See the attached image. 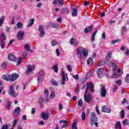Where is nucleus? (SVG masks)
Segmentation results:
<instances>
[{
	"label": "nucleus",
	"instance_id": "7ed1b4c3",
	"mask_svg": "<svg viewBox=\"0 0 129 129\" xmlns=\"http://www.w3.org/2000/svg\"><path fill=\"white\" fill-rule=\"evenodd\" d=\"M85 101L87 102V103H91V102L92 101V96L90 94H86V93H85L84 96Z\"/></svg>",
	"mask_w": 129,
	"mask_h": 129
},
{
	"label": "nucleus",
	"instance_id": "052dcab7",
	"mask_svg": "<svg viewBox=\"0 0 129 129\" xmlns=\"http://www.w3.org/2000/svg\"><path fill=\"white\" fill-rule=\"evenodd\" d=\"M61 78H66V76L65 75V72L64 71L61 72Z\"/></svg>",
	"mask_w": 129,
	"mask_h": 129
},
{
	"label": "nucleus",
	"instance_id": "e433bc0d",
	"mask_svg": "<svg viewBox=\"0 0 129 129\" xmlns=\"http://www.w3.org/2000/svg\"><path fill=\"white\" fill-rule=\"evenodd\" d=\"M65 81H66V78H61V80L60 81L61 85H64L65 84Z\"/></svg>",
	"mask_w": 129,
	"mask_h": 129
},
{
	"label": "nucleus",
	"instance_id": "c756f323",
	"mask_svg": "<svg viewBox=\"0 0 129 129\" xmlns=\"http://www.w3.org/2000/svg\"><path fill=\"white\" fill-rule=\"evenodd\" d=\"M44 75V71L41 70L40 71L38 74V77L43 78V76Z\"/></svg>",
	"mask_w": 129,
	"mask_h": 129
},
{
	"label": "nucleus",
	"instance_id": "0e129e2a",
	"mask_svg": "<svg viewBox=\"0 0 129 129\" xmlns=\"http://www.w3.org/2000/svg\"><path fill=\"white\" fill-rule=\"evenodd\" d=\"M75 92H76V93L77 92H79V86H77L76 90H75Z\"/></svg>",
	"mask_w": 129,
	"mask_h": 129
},
{
	"label": "nucleus",
	"instance_id": "c85d7f7f",
	"mask_svg": "<svg viewBox=\"0 0 129 129\" xmlns=\"http://www.w3.org/2000/svg\"><path fill=\"white\" fill-rule=\"evenodd\" d=\"M117 90V85H114L113 86V89L112 90V91L113 93H115V92H116V91Z\"/></svg>",
	"mask_w": 129,
	"mask_h": 129
},
{
	"label": "nucleus",
	"instance_id": "864d4df0",
	"mask_svg": "<svg viewBox=\"0 0 129 129\" xmlns=\"http://www.w3.org/2000/svg\"><path fill=\"white\" fill-rule=\"evenodd\" d=\"M43 81V78H40V77H38V83L39 84H41L42 83V82Z\"/></svg>",
	"mask_w": 129,
	"mask_h": 129
},
{
	"label": "nucleus",
	"instance_id": "de8ad7c7",
	"mask_svg": "<svg viewBox=\"0 0 129 129\" xmlns=\"http://www.w3.org/2000/svg\"><path fill=\"white\" fill-rule=\"evenodd\" d=\"M7 107L8 108V109H10L11 108V101H8L7 103Z\"/></svg>",
	"mask_w": 129,
	"mask_h": 129
},
{
	"label": "nucleus",
	"instance_id": "bf43d9fd",
	"mask_svg": "<svg viewBox=\"0 0 129 129\" xmlns=\"http://www.w3.org/2000/svg\"><path fill=\"white\" fill-rule=\"evenodd\" d=\"M59 123H67V121L65 120H60L59 121Z\"/></svg>",
	"mask_w": 129,
	"mask_h": 129
},
{
	"label": "nucleus",
	"instance_id": "393cba45",
	"mask_svg": "<svg viewBox=\"0 0 129 129\" xmlns=\"http://www.w3.org/2000/svg\"><path fill=\"white\" fill-rule=\"evenodd\" d=\"M57 2L59 7H63L64 6V0H57Z\"/></svg>",
	"mask_w": 129,
	"mask_h": 129
},
{
	"label": "nucleus",
	"instance_id": "1a4fd4ad",
	"mask_svg": "<svg viewBox=\"0 0 129 129\" xmlns=\"http://www.w3.org/2000/svg\"><path fill=\"white\" fill-rule=\"evenodd\" d=\"M9 95H12L13 97H16L17 96V94L15 93V90L14 89V87L12 86H10L9 91Z\"/></svg>",
	"mask_w": 129,
	"mask_h": 129
},
{
	"label": "nucleus",
	"instance_id": "9b49d317",
	"mask_svg": "<svg viewBox=\"0 0 129 129\" xmlns=\"http://www.w3.org/2000/svg\"><path fill=\"white\" fill-rule=\"evenodd\" d=\"M90 118L92 121H97V116H96V114H95V112H92L90 114Z\"/></svg>",
	"mask_w": 129,
	"mask_h": 129
},
{
	"label": "nucleus",
	"instance_id": "b1692460",
	"mask_svg": "<svg viewBox=\"0 0 129 129\" xmlns=\"http://www.w3.org/2000/svg\"><path fill=\"white\" fill-rule=\"evenodd\" d=\"M96 33H97V30H96L93 34L92 36L90 38V40L91 42H94V40L95 39V35H96Z\"/></svg>",
	"mask_w": 129,
	"mask_h": 129
},
{
	"label": "nucleus",
	"instance_id": "ddd939ff",
	"mask_svg": "<svg viewBox=\"0 0 129 129\" xmlns=\"http://www.w3.org/2000/svg\"><path fill=\"white\" fill-rule=\"evenodd\" d=\"M101 110L103 112H106V113H110L111 111V109L107 108L105 106H102Z\"/></svg>",
	"mask_w": 129,
	"mask_h": 129
},
{
	"label": "nucleus",
	"instance_id": "09e8293b",
	"mask_svg": "<svg viewBox=\"0 0 129 129\" xmlns=\"http://www.w3.org/2000/svg\"><path fill=\"white\" fill-rule=\"evenodd\" d=\"M17 28H18L19 29H21V28H22V27H23V24H22V23L21 22H19L17 23Z\"/></svg>",
	"mask_w": 129,
	"mask_h": 129
},
{
	"label": "nucleus",
	"instance_id": "6e6552de",
	"mask_svg": "<svg viewBox=\"0 0 129 129\" xmlns=\"http://www.w3.org/2000/svg\"><path fill=\"white\" fill-rule=\"evenodd\" d=\"M100 93L101 97H106V90L105 89V87L103 86L101 88Z\"/></svg>",
	"mask_w": 129,
	"mask_h": 129
},
{
	"label": "nucleus",
	"instance_id": "39448f33",
	"mask_svg": "<svg viewBox=\"0 0 129 129\" xmlns=\"http://www.w3.org/2000/svg\"><path fill=\"white\" fill-rule=\"evenodd\" d=\"M21 112V108L20 107H16L13 112V115L14 117H17Z\"/></svg>",
	"mask_w": 129,
	"mask_h": 129
},
{
	"label": "nucleus",
	"instance_id": "49530a36",
	"mask_svg": "<svg viewBox=\"0 0 129 129\" xmlns=\"http://www.w3.org/2000/svg\"><path fill=\"white\" fill-rule=\"evenodd\" d=\"M13 127H15V126H16L17 125V123H18V120L17 119H15L13 121Z\"/></svg>",
	"mask_w": 129,
	"mask_h": 129
},
{
	"label": "nucleus",
	"instance_id": "cd10ccee",
	"mask_svg": "<svg viewBox=\"0 0 129 129\" xmlns=\"http://www.w3.org/2000/svg\"><path fill=\"white\" fill-rule=\"evenodd\" d=\"M58 44V41L56 40H53L51 41V45L53 47L55 46H57Z\"/></svg>",
	"mask_w": 129,
	"mask_h": 129
},
{
	"label": "nucleus",
	"instance_id": "2eb2a0df",
	"mask_svg": "<svg viewBox=\"0 0 129 129\" xmlns=\"http://www.w3.org/2000/svg\"><path fill=\"white\" fill-rule=\"evenodd\" d=\"M48 24L50 27H52V28H54L56 29H58V28L60 27V25L59 24H54L53 23H48Z\"/></svg>",
	"mask_w": 129,
	"mask_h": 129
},
{
	"label": "nucleus",
	"instance_id": "58836bf2",
	"mask_svg": "<svg viewBox=\"0 0 129 129\" xmlns=\"http://www.w3.org/2000/svg\"><path fill=\"white\" fill-rule=\"evenodd\" d=\"M29 53L27 51H25L23 53V58L25 59L26 57L28 56Z\"/></svg>",
	"mask_w": 129,
	"mask_h": 129
},
{
	"label": "nucleus",
	"instance_id": "c03bdc74",
	"mask_svg": "<svg viewBox=\"0 0 129 129\" xmlns=\"http://www.w3.org/2000/svg\"><path fill=\"white\" fill-rule=\"evenodd\" d=\"M23 57H19L18 60V63H17V66L18 65H20V64H21L22 63V60H23Z\"/></svg>",
	"mask_w": 129,
	"mask_h": 129
},
{
	"label": "nucleus",
	"instance_id": "2f4dec72",
	"mask_svg": "<svg viewBox=\"0 0 129 129\" xmlns=\"http://www.w3.org/2000/svg\"><path fill=\"white\" fill-rule=\"evenodd\" d=\"M122 124H123L124 125H128L129 124V121L127 120V119H125V120H124L122 122Z\"/></svg>",
	"mask_w": 129,
	"mask_h": 129
},
{
	"label": "nucleus",
	"instance_id": "a18cd8bd",
	"mask_svg": "<svg viewBox=\"0 0 129 129\" xmlns=\"http://www.w3.org/2000/svg\"><path fill=\"white\" fill-rule=\"evenodd\" d=\"M76 122H74L72 125V129H77V126H76Z\"/></svg>",
	"mask_w": 129,
	"mask_h": 129
},
{
	"label": "nucleus",
	"instance_id": "13d9d810",
	"mask_svg": "<svg viewBox=\"0 0 129 129\" xmlns=\"http://www.w3.org/2000/svg\"><path fill=\"white\" fill-rule=\"evenodd\" d=\"M35 112H36V109L33 107L31 109V114H35Z\"/></svg>",
	"mask_w": 129,
	"mask_h": 129
},
{
	"label": "nucleus",
	"instance_id": "4468645a",
	"mask_svg": "<svg viewBox=\"0 0 129 129\" xmlns=\"http://www.w3.org/2000/svg\"><path fill=\"white\" fill-rule=\"evenodd\" d=\"M8 58L10 61H14V62H16V61H17L16 56L12 53L9 54Z\"/></svg>",
	"mask_w": 129,
	"mask_h": 129
},
{
	"label": "nucleus",
	"instance_id": "a878e982",
	"mask_svg": "<svg viewBox=\"0 0 129 129\" xmlns=\"http://www.w3.org/2000/svg\"><path fill=\"white\" fill-rule=\"evenodd\" d=\"M120 115L121 116V118H124V116H125V113L124 112V110H121L120 112Z\"/></svg>",
	"mask_w": 129,
	"mask_h": 129
},
{
	"label": "nucleus",
	"instance_id": "20e7f679",
	"mask_svg": "<svg viewBox=\"0 0 129 129\" xmlns=\"http://www.w3.org/2000/svg\"><path fill=\"white\" fill-rule=\"evenodd\" d=\"M38 31L40 32L39 34V37H44V36H45V30H44V26L43 25H39Z\"/></svg>",
	"mask_w": 129,
	"mask_h": 129
},
{
	"label": "nucleus",
	"instance_id": "4be33fe9",
	"mask_svg": "<svg viewBox=\"0 0 129 129\" xmlns=\"http://www.w3.org/2000/svg\"><path fill=\"white\" fill-rule=\"evenodd\" d=\"M115 128H121V124H120V121H118L116 122L115 124Z\"/></svg>",
	"mask_w": 129,
	"mask_h": 129
},
{
	"label": "nucleus",
	"instance_id": "ea45409f",
	"mask_svg": "<svg viewBox=\"0 0 129 129\" xmlns=\"http://www.w3.org/2000/svg\"><path fill=\"white\" fill-rule=\"evenodd\" d=\"M125 82L129 83V74H127L126 77L124 78Z\"/></svg>",
	"mask_w": 129,
	"mask_h": 129
},
{
	"label": "nucleus",
	"instance_id": "338daca9",
	"mask_svg": "<svg viewBox=\"0 0 129 129\" xmlns=\"http://www.w3.org/2000/svg\"><path fill=\"white\" fill-rule=\"evenodd\" d=\"M58 109H59V110H61V109H63V106L62 105V104H59Z\"/></svg>",
	"mask_w": 129,
	"mask_h": 129
},
{
	"label": "nucleus",
	"instance_id": "79ce46f5",
	"mask_svg": "<svg viewBox=\"0 0 129 129\" xmlns=\"http://www.w3.org/2000/svg\"><path fill=\"white\" fill-rule=\"evenodd\" d=\"M113 75L111 76V78H117V74H116V72H113Z\"/></svg>",
	"mask_w": 129,
	"mask_h": 129
},
{
	"label": "nucleus",
	"instance_id": "6e6d98bb",
	"mask_svg": "<svg viewBox=\"0 0 129 129\" xmlns=\"http://www.w3.org/2000/svg\"><path fill=\"white\" fill-rule=\"evenodd\" d=\"M4 17H2L1 19H0V26H2V25L4 24Z\"/></svg>",
	"mask_w": 129,
	"mask_h": 129
},
{
	"label": "nucleus",
	"instance_id": "6ab92c4d",
	"mask_svg": "<svg viewBox=\"0 0 129 129\" xmlns=\"http://www.w3.org/2000/svg\"><path fill=\"white\" fill-rule=\"evenodd\" d=\"M92 29H93V26L92 25L90 26V27H86L85 29V33H86V34L89 33V32H90Z\"/></svg>",
	"mask_w": 129,
	"mask_h": 129
},
{
	"label": "nucleus",
	"instance_id": "473e14b6",
	"mask_svg": "<svg viewBox=\"0 0 129 129\" xmlns=\"http://www.w3.org/2000/svg\"><path fill=\"white\" fill-rule=\"evenodd\" d=\"M81 117L83 121L85 120V118H86V115H85V112H82Z\"/></svg>",
	"mask_w": 129,
	"mask_h": 129
},
{
	"label": "nucleus",
	"instance_id": "7c9ffc66",
	"mask_svg": "<svg viewBox=\"0 0 129 129\" xmlns=\"http://www.w3.org/2000/svg\"><path fill=\"white\" fill-rule=\"evenodd\" d=\"M78 104L80 106H83V101H82V99H80L78 102Z\"/></svg>",
	"mask_w": 129,
	"mask_h": 129
},
{
	"label": "nucleus",
	"instance_id": "69168bd1",
	"mask_svg": "<svg viewBox=\"0 0 129 129\" xmlns=\"http://www.w3.org/2000/svg\"><path fill=\"white\" fill-rule=\"evenodd\" d=\"M105 37H106V35H105V32H103L102 34V37L103 38V40H105Z\"/></svg>",
	"mask_w": 129,
	"mask_h": 129
},
{
	"label": "nucleus",
	"instance_id": "5fc2aeb1",
	"mask_svg": "<svg viewBox=\"0 0 129 129\" xmlns=\"http://www.w3.org/2000/svg\"><path fill=\"white\" fill-rule=\"evenodd\" d=\"M7 66H8V64L3 63L1 66V67H2V69H5V68H6V67H7Z\"/></svg>",
	"mask_w": 129,
	"mask_h": 129
},
{
	"label": "nucleus",
	"instance_id": "8fccbe9b",
	"mask_svg": "<svg viewBox=\"0 0 129 129\" xmlns=\"http://www.w3.org/2000/svg\"><path fill=\"white\" fill-rule=\"evenodd\" d=\"M97 75L99 78H101V77H103L104 75L102 73H97Z\"/></svg>",
	"mask_w": 129,
	"mask_h": 129
},
{
	"label": "nucleus",
	"instance_id": "f257e3e1",
	"mask_svg": "<svg viewBox=\"0 0 129 129\" xmlns=\"http://www.w3.org/2000/svg\"><path fill=\"white\" fill-rule=\"evenodd\" d=\"M18 77H19V75H17L16 73H13L11 75H9L7 76L6 75H3L2 76V79L3 80H6V81H15V80H17L18 79Z\"/></svg>",
	"mask_w": 129,
	"mask_h": 129
},
{
	"label": "nucleus",
	"instance_id": "5701e85b",
	"mask_svg": "<svg viewBox=\"0 0 129 129\" xmlns=\"http://www.w3.org/2000/svg\"><path fill=\"white\" fill-rule=\"evenodd\" d=\"M30 45L28 44H25L24 49L26 50V51H27V52H31V53L33 52L32 50L30 49Z\"/></svg>",
	"mask_w": 129,
	"mask_h": 129
},
{
	"label": "nucleus",
	"instance_id": "f8f14e48",
	"mask_svg": "<svg viewBox=\"0 0 129 129\" xmlns=\"http://www.w3.org/2000/svg\"><path fill=\"white\" fill-rule=\"evenodd\" d=\"M111 56H112V52H111L110 51H108L105 57V61L109 62L110 59H111Z\"/></svg>",
	"mask_w": 129,
	"mask_h": 129
},
{
	"label": "nucleus",
	"instance_id": "4d7b16f0",
	"mask_svg": "<svg viewBox=\"0 0 129 129\" xmlns=\"http://www.w3.org/2000/svg\"><path fill=\"white\" fill-rule=\"evenodd\" d=\"M103 71V68H100L99 69V70L97 71V73H102V72Z\"/></svg>",
	"mask_w": 129,
	"mask_h": 129
},
{
	"label": "nucleus",
	"instance_id": "f3484780",
	"mask_svg": "<svg viewBox=\"0 0 129 129\" xmlns=\"http://www.w3.org/2000/svg\"><path fill=\"white\" fill-rule=\"evenodd\" d=\"M60 14L62 15H65V14H68L69 13V10L67 8H63L60 11Z\"/></svg>",
	"mask_w": 129,
	"mask_h": 129
},
{
	"label": "nucleus",
	"instance_id": "dca6fc26",
	"mask_svg": "<svg viewBox=\"0 0 129 129\" xmlns=\"http://www.w3.org/2000/svg\"><path fill=\"white\" fill-rule=\"evenodd\" d=\"M78 15V10L76 9H73L72 10V17H77Z\"/></svg>",
	"mask_w": 129,
	"mask_h": 129
},
{
	"label": "nucleus",
	"instance_id": "9d476101",
	"mask_svg": "<svg viewBox=\"0 0 129 129\" xmlns=\"http://www.w3.org/2000/svg\"><path fill=\"white\" fill-rule=\"evenodd\" d=\"M108 66L109 67H111V66H113V72H115L116 71V69H117V66H116V63L112 61L109 62L108 63Z\"/></svg>",
	"mask_w": 129,
	"mask_h": 129
},
{
	"label": "nucleus",
	"instance_id": "bb28decb",
	"mask_svg": "<svg viewBox=\"0 0 129 129\" xmlns=\"http://www.w3.org/2000/svg\"><path fill=\"white\" fill-rule=\"evenodd\" d=\"M106 63H107V61L105 60V59H104V60L102 59L99 62V65H101V66L104 65L105 64H106Z\"/></svg>",
	"mask_w": 129,
	"mask_h": 129
},
{
	"label": "nucleus",
	"instance_id": "c9c22d12",
	"mask_svg": "<svg viewBox=\"0 0 129 129\" xmlns=\"http://www.w3.org/2000/svg\"><path fill=\"white\" fill-rule=\"evenodd\" d=\"M44 95H45V97H48V94H49V91L47 89H44Z\"/></svg>",
	"mask_w": 129,
	"mask_h": 129
},
{
	"label": "nucleus",
	"instance_id": "412c9836",
	"mask_svg": "<svg viewBox=\"0 0 129 129\" xmlns=\"http://www.w3.org/2000/svg\"><path fill=\"white\" fill-rule=\"evenodd\" d=\"M35 69V67L31 66V65H28L27 67V72H32Z\"/></svg>",
	"mask_w": 129,
	"mask_h": 129
},
{
	"label": "nucleus",
	"instance_id": "e2e57ef3",
	"mask_svg": "<svg viewBox=\"0 0 129 129\" xmlns=\"http://www.w3.org/2000/svg\"><path fill=\"white\" fill-rule=\"evenodd\" d=\"M70 42L71 43V44L73 45L74 43V38H72V39L70 40Z\"/></svg>",
	"mask_w": 129,
	"mask_h": 129
},
{
	"label": "nucleus",
	"instance_id": "f704fd0d",
	"mask_svg": "<svg viewBox=\"0 0 129 129\" xmlns=\"http://www.w3.org/2000/svg\"><path fill=\"white\" fill-rule=\"evenodd\" d=\"M0 46L2 49L5 48V46H6V43H5V41H2L0 42Z\"/></svg>",
	"mask_w": 129,
	"mask_h": 129
},
{
	"label": "nucleus",
	"instance_id": "37998d69",
	"mask_svg": "<svg viewBox=\"0 0 129 129\" xmlns=\"http://www.w3.org/2000/svg\"><path fill=\"white\" fill-rule=\"evenodd\" d=\"M116 84H117L118 86H120L121 85V80H118L115 81Z\"/></svg>",
	"mask_w": 129,
	"mask_h": 129
},
{
	"label": "nucleus",
	"instance_id": "423d86ee",
	"mask_svg": "<svg viewBox=\"0 0 129 129\" xmlns=\"http://www.w3.org/2000/svg\"><path fill=\"white\" fill-rule=\"evenodd\" d=\"M41 117L43 120H48L49 119V117H50V113L43 112L41 113Z\"/></svg>",
	"mask_w": 129,
	"mask_h": 129
},
{
	"label": "nucleus",
	"instance_id": "774afa93",
	"mask_svg": "<svg viewBox=\"0 0 129 129\" xmlns=\"http://www.w3.org/2000/svg\"><path fill=\"white\" fill-rule=\"evenodd\" d=\"M22 119H23V120H24V121L27 120V115H24L22 116Z\"/></svg>",
	"mask_w": 129,
	"mask_h": 129
},
{
	"label": "nucleus",
	"instance_id": "680f3d73",
	"mask_svg": "<svg viewBox=\"0 0 129 129\" xmlns=\"http://www.w3.org/2000/svg\"><path fill=\"white\" fill-rule=\"evenodd\" d=\"M2 129H9V126L7 124L4 125L2 126Z\"/></svg>",
	"mask_w": 129,
	"mask_h": 129
},
{
	"label": "nucleus",
	"instance_id": "a19ab883",
	"mask_svg": "<svg viewBox=\"0 0 129 129\" xmlns=\"http://www.w3.org/2000/svg\"><path fill=\"white\" fill-rule=\"evenodd\" d=\"M55 92L54 91L51 92L50 94V98H55Z\"/></svg>",
	"mask_w": 129,
	"mask_h": 129
},
{
	"label": "nucleus",
	"instance_id": "72a5a7b5",
	"mask_svg": "<svg viewBox=\"0 0 129 129\" xmlns=\"http://www.w3.org/2000/svg\"><path fill=\"white\" fill-rule=\"evenodd\" d=\"M53 70L55 73H58V65L55 64L53 67Z\"/></svg>",
	"mask_w": 129,
	"mask_h": 129
},
{
	"label": "nucleus",
	"instance_id": "3c124183",
	"mask_svg": "<svg viewBox=\"0 0 129 129\" xmlns=\"http://www.w3.org/2000/svg\"><path fill=\"white\" fill-rule=\"evenodd\" d=\"M44 100L43 99V97H41L39 99V104H40L41 105H42V104H43V102Z\"/></svg>",
	"mask_w": 129,
	"mask_h": 129
},
{
	"label": "nucleus",
	"instance_id": "aec40b11",
	"mask_svg": "<svg viewBox=\"0 0 129 129\" xmlns=\"http://www.w3.org/2000/svg\"><path fill=\"white\" fill-rule=\"evenodd\" d=\"M82 52L83 54V59H84V60H85V59H86V57H87V55H88V53L85 51V49H83L82 50Z\"/></svg>",
	"mask_w": 129,
	"mask_h": 129
},
{
	"label": "nucleus",
	"instance_id": "0eeeda50",
	"mask_svg": "<svg viewBox=\"0 0 129 129\" xmlns=\"http://www.w3.org/2000/svg\"><path fill=\"white\" fill-rule=\"evenodd\" d=\"M24 35H25V32L22 31L18 32L17 37L19 41H21V40L24 39Z\"/></svg>",
	"mask_w": 129,
	"mask_h": 129
},
{
	"label": "nucleus",
	"instance_id": "603ef678",
	"mask_svg": "<svg viewBox=\"0 0 129 129\" xmlns=\"http://www.w3.org/2000/svg\"><path fill=\"white\" fill-rule=\"evenodd\" d=\"M82 52V50H81V48H77V54L81 53Z\"/></svg>",
	"mask_w": 129,
	"mask_h": 129
},
{
	"label": "nucleus",
	"instance_id": "a211bd4d",
	"mask_svg": "<svg viewBox=\"0 0 129 129\" xmlns=\"http://www.w3.org/2000/svg\"><path fill=\"white\" fill-rule=\"evenodd\" d=\"M87 63L89 66H92L93 65V59H92V58L89 57L87 60Z\"/></svg>",
	"mask_w": 129,
	"mask_h": 129
},
{
	"label": "nucleus",
	"instance_id": "f03ea898",
	"mask_svg": "<svg viewBox=\"0 0 129 129\" xmlns=\"http://www.w3.org/2000/svg\"><path fill=\"white\" fill-rule=\"evenodd\" d=\"M90 91L91 93H94V84L91 82L87 83V87L86 89V94H87V92Z\"/></svg>",
	"mask_w": 129,
	"mask_h": 129
},
{
	"label": "nucleus",
	"instance_id": "4c0bfd02",
	"mask_svg": "<svg viewBox=\"0 0 129 129\" xmlns=\"http://www.w3.org/2000/svg\"><path fill=\"white\" fill-rule=\"evenodd\" d=\"M34 22H35V19H31L29 22V26H33V25H34Z\"/></svg>",
	"mask_w": 129,
	"mask_h": 129
}]
</instances>
